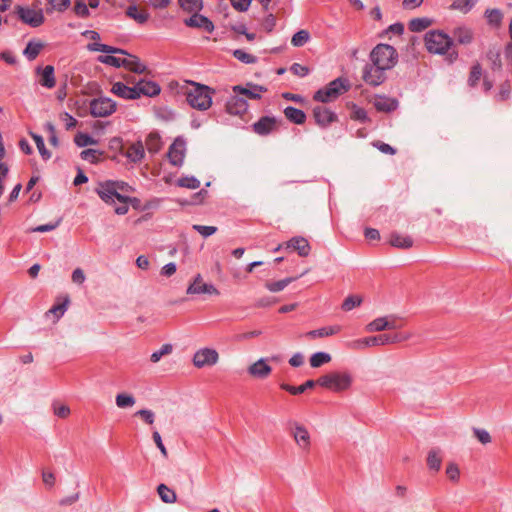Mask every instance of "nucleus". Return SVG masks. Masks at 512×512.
<instances>
[{"instance_id": "nucleus-1", "label": "nucleus", "mask_w": 512, "mask_h": 512, "mask_svg": "<svg viewBox=\"0 0 512 512\" xmlns=\"http://www.w3.org/2000/svg\"><path fill=\"white\" fill-rule=\"evenodd\" d=\"M425 47L433 54L446 55V59L453 63L458 58V52L451 50L453 40L445 33L433 30L425 35Z\"/></svg>"}, {"instance_id": "nucleus-2", "label": "nucleus", "mask_w": 512, "mask_h": 512, "mask_svg": "<svg viewBox=\"0 0 512 512\" xmlns=\"http://www.w3.org/2000/svg\"><path fill=\"white\" fill-rule=\"evenodd\" d=\"M370 61L380 69L390 70L398 62L396 49L388 44H378L370 52Z\"/></svg>"}, {"instance_id": "nucleus-3", "label": "nucleus", "mask_w": 512, "mask_h": 512, "mask_svg": "<svg viewBox=\"0 0 512 512\" xmlns=\"http://www.w3.org/2000/svg\"><path fill=\"white\" fill-rule=\"evenodd\" d=\"M214 93L208 86L198 83H191L186 93V100L189 105L198 110H207L212 104V94Z\"/></svg>"}, {"instance_id": "nucleus-4", "label": "nucleus", "mask_w": 512, "mask_h": 512, "mask_svg": "<svg viewBox=\"0 0 512 512\" xmlns=\"http://www.w3.org/2000/svg\"><path fill=\"white\" fill-rule=\"evenodd\" d=\"M87 48L90 51H99L104 53H110V54H121V55H127L128 57H125L124 62V68L128 69L131 72L142 74L146 71V66L142 64L138 57L128 54L125 50L120 48H115L106 44L101 43H90L88 44Z\"/></svg>"}, {"instance_id": "nucleus-5", "label": "nucleus", "mask_w": 512, "mask_h": 512, "mask_svg": "<svg viewBox=\"0 0 512 512\" xmlns=\"http://www.w3.org/2000/svg\"><path fill=\"white\" fill-rule=\"evenodd\" d=\"M317 383L327 389L335 392H342L350 388L352 384V377L349 373L332 372L321 376Z\"/></svg>"}, {"instance_id": "nucleus-6", "label": "nucleus", "mask_w": 512, "mask_h": 512, "mask_svg": "<svg viewBox=\"0 0 512 512\" xmlns=\"http://www.w3.org/2000/svg\"><path fill=\"white\" fill-rule=\"evenodd\" d=\"M403 325V321L396 315H387L369 322L365 326V330L369 333L382 332L385 330H397L402 328Z\"/></svg>"}, {"instance_id": "nucleus-7", "label": "nucleus", "mask_w": 512, "mask_h": 512, "mask_svg": "<svg viewBox=\"0 0 512 512\" xmlns=\"http://www.w3.org/2000/svg\"><path fill=\"white\" fill-rule=\"evenodd\" d=\"M115 187L114 181H105L98 184L96 192L107 204H115L116 201H131L129 196L117 193Z\"/></svg>"}, {"instance_id": "nucleus-8", "label": "nucleus", "mask_w": 512, "mask_h": 512, "mask_svg": "<svg viewBox=\"0 0 512 512\" xmlns=\"http://www.w3.org/2000/svg\"><path fill=\"white\" fill-rule=\"evenodd\" d=\"M116 102L108 97H99L90 102V113L93 117H107L116 111Z\"/></svg>"}, {"instance_id": "nucleus-9", "label": "nucleus", "mask_w": 512, "mask_h": 512, "mask_svg": "<svg viewBox=\"0 0 512 512\" xmlns=\"http://www.w3.org/2000/svg\"><path fill=\"white\" fill-rule=\"evenodd\" d=\"M16 12L18 17L31 27H39L44 23L45 17L41 9L17 6Z\"/></svg>"}, {"instance_id": "nucleus-10", "label": "nucleus", "mask_w": 512, "mask_h": 512, "mask_svg": "<svg viewBox=\"0 0 512 512\" xmlns=\"http://www.w3.org/2000/svg\"><path fill=\"white\" fill-rule=\"evenodd\" d=\"M219 360V354L211 348H203L198 350L193 357V364L197 368L215 365Z\"/></svg>"}, {"instance_id": "nucleus-11", "label": "nucleus", "mask_w": 512, "mask_h": 512, "mask_svg": "<svg viewBox=\"0 0 512 512\" xmlns=\"http://www.w3.org/2000/svg\"><path fill=\"white\" fill-rule=\"evenodd\" d=\"M291 435L296 445L304 452H309L311 447V437L308 430L301 424H295Z\"/></svg>"}, {"instance_id": "nucleus-12", "label": "nucleus", "mask_w": 512, "mask_h": 512, "mask_svg": "<svg viewBox=\"0 0 512 512\" xmlns=\"http://www.w3.org/2000/svg\"><path fill=\"white\" fill-rule=\"evenodd\" d=\"M247 372L252 378L264 380L270 376L272 367L266 359L260 358L248 366Z\"/></svg>"}, {"instance_id": "nucleus-13", "label": "nucleus", "mask_w": 512, "mask_h": 512, "mask_svg": "<svg viewBox=\"0 0 512 512\" xmlns=\"http://www.w3.org/2000/svg\"><path fill=\"white\" fill-rule=\"evenodd\" d=\"M385 71V69H380L374 64L367 65L363 71V80L369 85L378 86L386 79Z\"/></svg>"}, {"instance_id": "nucleus-14", "label": "nucleus", "mask_w": 512, "mask_h": 512, "mask_svg": "<svg viewBox=\"0 0 512 512\" xmlns=\"http://www.w3.org/2000/svg\"><path fill=\"white\" fill-rule=\"evenodd\" d=\"M187 293L218 295L219 291L212 284L205 283L201 275H197L193 283L189 285Z\"/></svg>"}, {"instance_id": "nucleus-15", "label": "nucleus", "mask_w": 512, "mask_h": 512, "mask_svg": "<svg viewBox=\"0 0 512 512\" xmlns=\"http://www.w3.org/2000/svg\"><path fill=\"white\" fill-rule=\"evenodd\" d=\"M185 157V141L181 138L175 139L168 151V158L174 166L181 165Z\"/></svg>"}, {"instance_id": "nucleus-16", "label": "nucleus", "mask_w": 512, "mask_h": 512, "mask_svg": "<svg viewBox=\"0 0 512 512\" xmlns=\"http://www.w3.org/2000/svg\"><path fill=\"white\" fill-rule=\"evenodd\" d=\"M384 334L377 336L366 337L362 339H356L348 343V347L353 350H362L372 346H383Z\"/></svg>"}, {"instance_id": "nucleus-17", "label": "nucleus", "mask_w": 512, "mask_h": 512, "mask_svg": "<svg viewBox=\"0 0 512 512\" xmlns=\"http://www.w3.org/2000/svg\"><path fill=\"white\" fill-rule=\"evenodd\" d=\"M135 91L141 96L154 97L161 91L160 86L152 81L139 80L134 85Z\"/></svg>"}, {"instance_id": "nucleus-18", "label": "nucleus", "mask_w": 512, "mask_h": 512, "mask_svg": "<svg viewBox=\"0 0 512 512\" xmlns=\"http://www.w3.org/2000/svg\"><path fill=\"white\" fill-rule=\"evenodd\" d=\"M234 94H239L241 97L244 96L248 99H259L261 93L266 89L262 86L248 83L246 87L236 85L232 88Z\"/></svg>"}, {"instance_id": "nucleus-19", "label": "nucleus", "mask_w": 512, "mask_h": 512, "mask_svg": "<svg viewBox=\"0 0 512 512\" xmlns=\"http://www.w3.org/2000/svg\"><path fill=\"white\" fill-rule=\"evenodd\" d=\"M184 23L188 27L200 28L209 33L214 29L213 23L207 17L198 14V12L194 13L190 18L185 19Z\"/></svg>"}, {"instance_id": "nucleus-20", "label": "nucleus", "mask_w": 512, "mask_h": 512, "mask_svg": "<svg viewBox=\"0 0 512 512\" xmlns=\"http://www.w3.org/2000/svg\"><path fill=\"white\" fill-rule=\"evenodd\" d=\"M246 99L239 94L233 95L226 104V111L231 115H242L247 110Z\"/></svg>"}, {"instance_id": "nucleus-21", "label": "nucleus", "mask_w": 512, "mask_h": 512, "mask_svg": "<svg viewBox=\"0 0 512 512\" xmlns=\"http://www.w3.org/2000/svg\"><path fill=\"white\" fill-rule=\"evenodd\" d=\"M111 92L118 97L127 100H135L139 98V94L135 91L134 86L130 87L122 82H115L112 85Z\"/></svg>"}, {"instance_id": "nucleus-22", "label": "nucleus", "mask_w": 512, "mask_h": 512, "mask_svg": "<svg viewBox=\"0 0 512 512\" xmlns=\"http://www.w3.org/2000/svg\"><path fill=\"white\" fill-rule=\"evenodd\" d=\"M315 121L320 126H327L336 120V115L324 106H317L313 109Z\"/></svg>"}, {"instance_id": "nucleus-23", "label": "nucleus", "mask_w": 512, "mask_h": 512, "mask_svg": "<svg viewBox=\"0 0 512 512\" xmlns=\"http://www.w3.org/2000/svg\"><path fill=\"white\" fill-rule=\"evenodd\" d=\"M121 151L125 157L133 163L141 161L145 154L144 146L141 142L130 144L125 151L121 145Z\"/></svg>"}, {"instance_id": "nucleus-24", "label": "nucleus", "mask_w": 512, "mask_h": 512, "mask_svg": "<svg viewBox=\"0 0 512 512\" xmlns=\"http://www.w3.org/2000/svg\"><path fill=\"white\" fill-rule=\"evenodd\" d=\"M276 119L273 117H262L253 124L254 132L259 135H266L276 128Z\"/></svg>"}, {"instance_id": "nucleus-25", "label": "nucleus", "mask_w": 512, "mask_h": 512, "mask_svg": "<svg viewBox=\"0 0 512 512\" xmlns=\"http://www.w3.org/2000/svg\"><path fill=\"white\" fill-rule=\"evenodd\" d=\"M286 247L297 251V253L302 257L307 256L310 252V245L303 237L292 238L286 243Z\"/></svg>"}, {"instance_id": "nucleus-26", "label": "nucleus", "mask_w": 512, "mask_h": 512, "mask_svg": "<svg viewBox=\"0 0 512 512\" xmlns=\"http://www.w3.org/2000/svg\"><path fill=\"white\" fill-rule=\"evenodd\" d=\"M389 244L400 249H409L413 246V239L404 234L393 232L389 236Z\"/></svg>"}, {"instance_id": "nucleus-27", "label": "nucleus", "mask_w": 512, "mask_h": 512, "mask_svg": "<svg viewBox=\"0 0 512 512\" xmlns=\"http://www.w3.org/2000/svg\"><path fill=\"white\" fill-rule=\"evenodd\" d=\"M398 102L385 96H377L373 100L374 107L381 112H390L396 109Z\"/></svg>"}, {"instance_id": "nucleus-28", "label": "nucleus", "mask_w": 512, "mask_h": 512, "mask_svg": "<svg viewBox=\"0 0 512 512\" xmlns=\"http://www.w3.org/2000/svg\"><path fill=\"white\" fill-rule=\"evenodd\" d=\"M340 331H341V326L334 325V326L322 327V328H319L316 330L309 331L305 334V336L310 339L324 338V337L335 335V334L339 333Z\"/></svg>"}, {"instance_id": "nucleus-29", "label": "nucleus", "mask_w": 512, "mask_h": 512, "mask_svg": "<svg viewBox=\"0 0 512 512\" xmlns=\"http://www.w3.org/2000/svg\"><path fill=\"white\" fill-rule=\"evenodd\" d=\"M453 37L459 44L467 45L473 40V32L467 27H458L453 31Z\"/></svg>"}, {"instance_id": "nucleus-30", "label": "nucleus", "mask_w": 512, "mask_h": 512, "mask_svg": "<svg viewBox=\"0 0 512 512\" xmlns=\"http://www.w3.org/2000/svg\"><path fill=\"white\" fill-rule=\"evenodd\" d=\"M126 14L139 24H144L149 18V14L145 9H139L135 5L129 6L126 10Z\"/></svg>"}, {"instance_id": "nucleus-31", "label": "nucleus", "mask_w": 512, "mask_h": 512, "mask_svg": "<svg viewBox=\"0 0 512 512\" xmlns=\"http://www.w3.org/2000/svg\"><path fill=\"white\" fill-rule=\"evenodd\" d=\"M316 384H318L317 381L307 380L304 384L299 385L297 387L286 384V383H282L280 385V387H281V389L291 393L292 395H298V394L305 392L307 389L313 388Z\"/></svg>"}, {"instance_id": "nucleus-32", "label": "nucleus", "mask_w": 512, "mask_h": 512, "mask_svg": "<svg viewBox=\"0 0 512 512\" xmlns=\"http://www.w3.org/2000/svg\"><path fill=\"white\" fill-rule=\"evenodd\" d=\"M40 84L47 88H53L56 84L54 77V67L47 65L41 73Z\"/></svg>"}, {"instance_id": "nucleus-33", "label": "nucleus", "mask_w": 512, "mask_h": 512, "mask_svg": "<svg viewBox=\"0 0 512 512\" xmlns=\"http://www.w3.org/2000/svg\"><path fill=\"white\" fill-rule=\"evenodd\" d=\"M284 114L288 120L295 124H303L306 119V115L302 110L291 106L285 108Z\"/></svg>"}, {"instance_id": "nucleus-34", "label": "nucleus", "mask_w": 512, "mask_h": 512, "mask_svg": "<svg viewBox=\"0 0 512 512\" xmlns=\"http://www.w3.org/2000/svg\"><path fill=\"white\" fill-rule=\"evenodd\" d=\"M157 492L160 497V499L167 504H173L177 500L176 493L171 490L168 486L165 484H160L157 487Z\"/></svg>"}, {"instance_id": "nucleus-35", "label": "nucleus", "mask_w": 512, "mask_h": 512, "mask_svg": "<svg viewBox=\"0 0 512 512\" xmlns=\"http://www.w3.org/2000/svg\"><path fill=\"white\" fill-rule=\"evenodd\" d=\"M487 60L490 62L492 70H500L502 68L500 49L492 47L487 52Z\"/></svg>"}, {"instance_id": "nucleus-36", "label": "nucleus", "mask_w": 512, "mask_h": 512, "mask_svg": "<svg viewBox=\"0 0 512 512\" xmlns=\"http://www.w3.org/2000/svg\"><path fill=\"white\" fill-rule=\"evenodd\" d=\"M146 147L150 153H157L162 147L161 137L157 132H151L146 138Z\"/></svg>"}, {"instance_id": "nucleus-37", "label": "nucleus", "mask_w": 512, "mask_h": 512, "mask_svg": "<svg viewBox=\"0 0 512 512\" xmlns=\"http://www.w3.org/2000/svg\"><path fill=\"white\" fill-rule=\"evenodd\" d=\"M311 39L310 33L306 29H301L296 32L291 38V45L293 47H302L307 44Z\"/></svg>"}, {"instance_id": "nucleus-38", "label": "nucleus", "mask_w": 512, "mask_h": 512, "mask_svg": "<svg viewBox=\"0 0 512 512\" xmlns=\"http://www.w3.org/2000/svg\"><path fill=\"white\" fill-rule=\"evenodd\" d=\"M330 90L336 93L338 96L342 95L350 88V83L345 78H337L329 83Z\"/></svg>"}, {"instance_id": "nucleus-39", "label": "nucleus", "mask_w": 512, "mask_h": 512, "mask_svg": "<svg viewBox=\"0 0 512 512\" xmlns=\"http://www.w3.org/2000/svg\"><path fill=\"white\" fill-rule=\"evenodd\" d=\"M296 279L297 277H288L275 282H266L265 287L271 292H280Z\"/></svg>"}, {"instance_id": "nucleus-40", "label": "nucleus", "mask_w": 512, "mask_h": 512, "mask_svg": "<svg viewBox=\"0 0 512 512\" xmlns=\"http://www.w3.org/2000/svg\"><path fill=\"white\" fill-rule=\"evenodd\" d=\"M43 47L44 44L41 42L30 41L24 50V55L29 60H34L39 55Z\"/></svg>"}, {"instance_id": "nucleus-41", "label": "nucleus", "mask_w": 512, "mask_h": 512, "mask_svg": "<svg viewBox=\"0 0 512 512\" xmlns=\"http://www.w3.org/2000/svg\"><path fill=\"white\" fill-rule=\"evenodd\" d=\"M180 7L189 12L196 13L203 8L202 0H178Z\"/></svg>"}, {"instance_id": "nucleus-42", "label": "nucleus", "mask_w": 512, "mask_h": 512, "mask_svg": "<svg viewBox=\"0 0 512 512\" xmlns=\"http://www.w3.org/2000/svg\"><path fill=\"white\" fill-rule=\"evenodd\" d=\"M332 357L326 352H317L310 357V365L313 368L321 367L323 364L329 363Z\"/></svg>"}, {"instance_id": "nucleus-43", "label": "nucleus", "mask_w": 512, "mask_h": 512, "mask_svg": "<svg viewBox=\"0 0 512 512\" xmlns=\"http://www.w3.org/2000/svg\"><path fill=\"white\" fill-rule=\"evenodd\" d=\"M337 97L338 95L334 93L332 90H330L329 84L325 88L318 90L314 95L315 100L323 103L332 101Z\"/></svg>"}, {"instance_id": "nucleus-44", "label": "nucleus", "mask_w": 512, "mask_h": 512, "mask_svg": "<svg viewBox=\"0 0 512 512\" xmlns=\"http://www.w3.org/2000/svg\"><path fill=\"white\" fill-rule=\"evenodd\" d=\"M432 20L429 18H414L409 22V29L413 32H421L431 26Z\"/></svg>"}, {"instance_id": "nucleus-45", "label": "nucleus", "mask_w": 512, "mask_h": 512, "mask_svg": "<svg viewBox=\"0 0 512 512\" xmlns=\"http://www.w3.org/2000/svg\"><path fill=\"white\" fill-rule=\"evenodd\" d=\"M115 402H116L117 407H119V408H128V407L134 406V404L136 403V400L130 394L119 393L116 395Z\"/></svg>"}, {"instance_id": "nucleus-46", "label": "nucleus", "mask_w": 512, "mask_h": 512, "mask_svg": "<svg viewBox=\"0 0 512 512\" xmlns=\"http://www.w3.org/2000/svg\"><path fill=\"white\" fill-rule=\"evenodd\" d=\"M481 77H482V67L477 62L471 67L469 77H468L469 86L475 87L478 84V82L480 81Z\"/></svg>"}, {"instance_id": "nucleus-47", "label": "nucleus", "mask_w": 512, "mask_h": 512, "mask_svg": "<svg viewBox=\"0 0 512 512\" xmlns=\"http://www.w3.org/2000/svg\"><path fill=\"white\" fill-rule=\"evenodd\" d=\"M442 458L437 450H431L427 457V465L430 469L438 471L441 467Z\"/></svg>"}, {"instance_id": "nucleus-48", "label": "nucleus", "mask_w": 512, "mask_h": 512, "mask_svg": "<svg viewBox=\"0 0 512 512\" xmlns=\"http://www.w3.org/2000/svg\"><path fill=\"white\" fill-rule=\"evenodd\" d=\"M475 5V0H454L451 9L467 13Z\"/></svg>"}, {"instance_id": "nucleus-49", "label": "nucleus", "mask_w": 512, "mask_h": 512, "mask_svg": "<svg viewBox=\"0 0 512 512\" xmlns=\"http://www.w3.org/2000/svg\"><path fill=\"white\" fill-rule=\"evenodd\" d=\"M410 338V334L395 333V334H384V344H397L407 341Z\"/></svg>"}, {"instance_id": "nucleus-50", "label": "nucleus", "mask_w": 512, "mask_h": 512, "mask_svg": "<svg viewBox=\"0 0 512 512\" xmlns=\"http://www.w3.org/2000/svg\"><path fill=\"white\" fill-rule=\"evenodd\" d=\"M98 60L101 63L108 64V65H111V66H114V67L118 68V67H123L124 66L125 57L121 58V57H117V56H114V55H106V56H100L98 58Z\"/></svg>"}, {"instance_id": "nucleus-51", "label": "nucleus", "mask_w": 512, "mask_h": 512, "mask_svg": "<svg viewBox=\"0 0 512 512\" xmlns=\"http://www.w3.org/2000/svg\"><path fill=\"white\" fill-rule=\"evenodd\" d=\"M74 142L79 147H85L88 145H96L97 144L96 139L92 138L91 136H89L88 134H85V133H78L74 138Z\"/></svg>"}, {"instance_id": "nucleus-52", "label": "nucleus", "mask_w": 512, "mask_h": 512, "mask_svg": "<svg viewBox=\"0 0 512 512\" xmlns=\"http://www.w3.org/2000/svg\"><path fill=\"white\" fill-rule=\"evenodd\" d=\"M233 56L241 61L242 63H245V64H253L257 61V58L247 52H245L244 50H241V49H237V50H234L233 52Z\"/></svg>"}, {"instance_id": "nucleus-53", "label": "nucleus", "mask_w": 512, "mask_h": 512, "mask_svg": "<svg viewBox=\"0 0 512 512\" xmlns=\"http://www.w3.org/2000/svg\"><path fill=\"white\" fill-rule=\"evenodd\" d=\"M31 136H32L33 140L35 141V144H36V146L38 148V151L41 154V156L44 159H49L51 157V154L46 149L43 138L40 135H37V134H34V133H31Z\"/></svg>"}, {"instance_id": "nucleus-54", "label": "nucleus", "mask_w": 512, "mask_h": 512, "mask_svg": "<svg viewBox=\"0 0 512 512\" xmlns=\"http://www.w3.org/2000/svg\"><path fill=\"white\" fill-rule=\"evenodd\" d=\"M101 155H102V152L95 150V149H86V150H83L80 154V156L83 160H87L91 163H96L99 160Z\"/></svg>"}, {"instance_id": "nucleus-55", "label": "nucleus", "mask_w": 512, "mask_h": 512, "mask_svg": "<svg viewBox=\"0 0 512 512\" xmlns=\"http://www.w3.org/2000/svg\"><path fill=\"white\" fill-rule=\"evenodd\" d=\"M172 352V345L171 344H164L158 351H155L151 354L150 360L154 363L160 361V359L168 355Z\"/></svg>"}, {"instance_id": "nucleus-56", "label": "nucleus", "mask_w": 512, "mask_h": 512, "mask_svg": "<svg viewBox=\"0 0 512 512\" xmlns=\"http://www.w3.org/2000/svg\"><path fill=\"white\" fill-rule=\"evenodd\" d=\"M180 187L189 189H197L200 186V181L194 177H183L177 181Z\"/></svg>"}, {"instance_id": "nucleus-57", "label": "nucleus", "mask_w": 512, "mask_h": 512, "mask_svg": "<svg viewBox=\"0 0 512 512\" xmlns=\"http://www.w3.org/2000/svg\"><path fill=\"white\" fill-rule=\"evenodd\" d=\"M361 302L362 299L358 296H348L342 304V309L345 311H350L353 308L358 307L361 304Z\"/></svg>"}, {"instance_id": "nucleus-58", "label": "nucleus", "mask_w": 512, "mask_h": 512, "mask_svg": "<svg viewBox=\"0 0 512 512\" xmlns=\"http://www.w3.org/2000/svg\"><path fill=\"white\" fill-rule=\"evenodd\" d=\"M52 407L54 414L62 419L67 418L71 413L69 406L65 404L53 403Z\"/></svg>"}, {"instance_id": "nucleus-59", "label": "nucleus", "mask_w": 512, "mask_h": 512, "mask_svg": "<svg viewBox=\"0 0 512 512\" xmlns=\"http://www.w3.org/2000/svg\"><path fill=\"white\" fill-rule=\"evenodd\" d=\"M68 303L69 299L66 298L63 303L54 305L51 309H49L48 313L53 314L56 317V320H58L67 310Z\"/></svg>"}, {"instance_id": "nucleus-60", "label": "nucleus", "mask_w": 512, "mask_h": 512, "mask_svg": "<svg viewBox=\"0 0 512 512\" xmlns=\"http://www.w3.org/2000/svg\"><path fill=\"white\" fill-rule=\"evenodd\" d=\"M193 229L196 230L199 234H201L203 237H209L216 233L217 227L215 226H205V225H199L195 224L193 225Z\"/></svg>"}, {"instance_id": "nucleus-61", "label": "nucleus", "mask_w": 512, "mask_h": 512, "mask_svg": "<svg viewBox=\"0 0 512 512\" xmlns=\"http://www.w3.org/2000/svg\"><path fill=\"white\" fill-rule=\"evenodd\" d=\"M446 474L451 481L457 482L459 480L460 471L456 464L450 463L446 468Z\"/></svg>"}, {"instance_id": "nucleus-62", "label": "nucleus", "mask_w": 512, "mask_h": 512, "mask_svg": "<svg viewBox=\"0 0 512 512\" xmlns=\"http://www.w3.org/2000/svg\"><path fill=\"white\" fill-rule=\"evenodd\" d=\"M49 5L53 10L62 12L70 5V0H48Z\"/></svg>"}, {"instance_id": "nucleus-63", "label": "nucleus", "mask_w": 512, "mask_h": 512, "mask_svg": "<svg viewBox=\"0 0 512 512\" xmlns=\"http://www.w3.org/2000/svg\"><path fill=\"white\" fill-rule=\"evenodd\" d=\"M75 13L80 17H86L89 15L87 5L83 0H77L74 6Z\"/></svg>"}, {"instance_id": "nucleus-64", "label": "nucleus", "mask_w": 512, "mask_h": 512, "mask_svg": "<svg viewBox=\"0 0 512 512\" xmlns=\"http://www.w3.org/2000/svg\"><path fill=\"white\" fill-rule=\"evenodd\" d=\"M136 415L140 416L149 425L153 424L155 419L154 412L148 409L139 410L136 412Z\"/></svg>"}]
</instances>
